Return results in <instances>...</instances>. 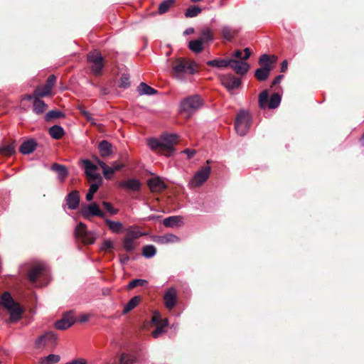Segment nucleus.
I'll return each instance as SVG.
<instances>
[{"mask_svg": "<svg viewBox=\"0 0 364 364\" xmlns=\"http://www.w3.org/2000/svg\"><path fill=\"white\" fill-rule=\"evenodd\" d=\"M119 256V260L122 264H126L129 260V257L127 254H120Z\"/></svg>", "mask_w": 364, "mask_h": 364, "instance_id": "nucleus-59", "label": "nucleus"}, {"mask_svg": "<svg viewBox=\"0 0 364 364\" xmlns=\"http://www.w3.org/2000/svg\"><path fill=\"white\" fill-rule=\"evenodd\" d=\"M65 114L58 110L49 111L44 117L46 122H50L53 119L64 117Z\"/></svg>", "mask_w": 364, "mask_h": 364, "instance_id": "nucleus-37", "label": "nucleus"}, {"mask_svg": "<svg viewBox=\"0 0 364 364\" xmlns=\"http://www.w3.org/2000/svg\"><path fill=\"white\" fill-rule=\"evenodd\" d=\"M136 247V243L126 237H124L123 240V248L125 251L131 252H132Z\"/></svg>", "mask_w": 364, "mask_h": 364, "instance_id": "nucleus-41", "label": "nucleus"}, {"mask_svg": "<svg viewBox=\"0 0 364 364\" xmlns=\"http://www.w3.org/2000/svg\"><path fill=\"white\" fill-rule=\"evenodd\" d=\"M75 235L85 245L93 244L96 240L95 234L88 231L86 225L82 222L75 228Z\"/></svg>", "mask_w": 364, "mask_h": 364, "instance_id": "nucleus-8", "label": "nucleus"}, {"mask_svg": "<svg viewBox=\"0 0 364 364\" xmlns=\"http://www.w3.org/2000/svg\"><path fill=\"white\" fill-rule=\"evenodd\" d=\"M56 335L53 331H48L37 339L36 345L38 348L46 346H54L56 344Z\"/></svg>", "mask_w": 364, "mask_h": 364, "instance_id": "nucleus-13", "label": "nucleus"}, {"mask_svg": "<svg viewBox=\"0 0 364 364\" xmlns=\"http://www.w3.org/2000/svg\"><path fill=\"white\" fill-rule=\"evenodd\" d=\"M51 94V91L49 90H45V86L37 87L35 89V96L38 98L47 97Z\"/></svg>", "mask_w": 364, "mask_h": 364, "instance_id": "nucleus-46", "label": "nucleus"}, {"mask_svg": "<svg viewBox=\"0 0 364 364\" xmlns=\"http://www.w3.org/2000/svg\"><path fill=\"white\" fill-rule=\"evenodd\" d=\"M237 33V31L230 26H223L221 29L223 38L228 41H232Z\"/></svg>", "mask_w": 364, "mask_h": 364, "instance_id": "nucleus-25", "label": "nucleus"}, {"mask_svg": "<svg viewBox=\"0 0 364 364\" xmlns=\"http://www.w3.org/2000/svg\"><path fill=\"white\" fill-rule=\"evenodd\" d=\"M89 317L90 316L88 314H82L79 317L78 321L80 323H85L88 321Z\"/></svg>", "mask_w": 364, "mask_h": 364, "instance_id": "nucleus-64", "label": "nucleus"}, {"mask_svg": "<svg viewBox=\"0 0 364 364\" xmlns=\"http://www.w3.org/2000/svg\"><path fill=\"white\" fill-rule=\"evenodd\" d=\"M179 142V136L176 134H164L160 139H151L149 146L151 150L164 154L166 156H172L175 151V146Z\"/></svg>", "mask_w": 364, "mask_h": 364, "instance_id": "nucleus-1", "label": "nucleus"}, {"mask_svg": "<svg viewBox=\"0 0 364 364\" xmlns=\"http://www.w3.org/2000/svg\"><path fill=\"white\" fill-rule=\"evenodd\" d=\"M168 325L167 318L164 319L160 325H157L156 329L152 332L154 338H159L162 333H164V328Z\"/></svg>", "mask_w": 364, "mask_h": 364, "instance_id": "nucleus-39", "label": "nucleus"}, {"mask_svg": "<svg viewBox=\"0 0 364 364\" xmlns=\"http://www.w3.org/2000/svg\"><path fill=\"white\" fill-rule=\"evenodd\" d=\"M55 83H56V77H55V75H50L48 77V79H47V80L46 82V84L44 85L45 90H49L50 91H51L53 87L55 85Z\"/></svg>", "mask_w": 364, "mask_h": 364, "instance_id": "nucleus-51", "label": "nucleus"}, {"mask_svg": "<svg viewBox=\"0 0 364 364\" xmlns=\"http://www.w3.org/2000/svg\"><path fill=\"white\" fill-rule=\"evenodd\" d=\"M147 184L152 192H160L166 188V184L159 177L149 179Z\"/></svg>", "mask_w": 364, "mask_h": 364, "instance_id": "nucleus-17", "label": "nucleus"}, {"mask_svg": "<svg viewBox=\"0 0 364 364\" xmlns=\"http://www.w3.org/2000/svg\"><path fill=\"white\" fill-rule=\"evenodd\" d=\"M251 126V117L245 110L240 111L235 119V128L240 136H245Z\"/></svg>", "mask_w": 364, "mask_h": 364, "instance_id": "nucleus-7", "label": "nucleus"}, {"mask_svg": "<svg viewBox=\"0 0 364 364\" xmlns=\"http://www.w3.org/2000/svg\"><path fill=\"white\" fill-rule=\"evenodd\" d=\"M50 169L57 173L58 178L60 181H64L68 176V171L65 166L54 163Z\"/></svg>", "mask_w": 364, "mask_h": 364, "instance_id": "nucleus-20", "label": "nucleus"}, {"mask_svg": "<svg viewBox=\"0 0 364 364\" xmlns=\"http://www.w3.org/2000/svg\"><path fill=\"white\" fill-rule=\"evenodd\" d=\"M1 304L5 308H6L10 312V320L11 321H18L23 313V310L18 303L16 302L10 293L6 291L1 295Z\"/></svg>", "mask_w": 364, "mask_h": 364, "instance_id": "nucleus-5", "label": "nucleus"}, {"mask_svg": "<svg viewBox=\"0 0 364 364\" xmlns=\"http://www.w3.org/2000/svg\"><path fill=\"white\" fill-rule=\"evenodd\" d=\"M203 43L198 38L196 40L191 41L188 43V48L191 50L196 53L202 52L204 49Z\"/></svg>", "mask_w": 364, "mask_h": 364, "instance_id": "nucleus-32", "label": "nucleus"}, {"mask_svg": "<svg viewBox=\"0 0 364 364\" xmlns=\"http://www.w3.org/2000/svg\"><path fill=\"white\" fill-rule=\"evenodd\" d=\"M81 113L87 119V121L92 124H94V119L92 118L91 113L85 110H82Z\"/></svg>", "mask_w": 364, "mask_h": 364, "instance_id": "nucleus-56", "label": "nucleus"}, {"mask_svg": "<svg viewBox=\"0 0 364 364\" xmlns=\"http://www.w3.org/2000/svg\"><path fill=\"white\" fill-rule=\"evenodd\" d=\"M100 186L99 183H91L88 191L95 194L99 189Z\"/></svg>", "mask_w": 364, "mask_h": 364, "instance_id": "nucleus-58", "label": "nucleus"}, {"mask_svg": "<svg viewBox=\"0 0 364 364\" xmlns=\"http://www.w3.org/2000/svg\"><path fill=\"white\" fill-rule=\"evenodd\" d=\"M102 205L111 215H116L119 211L118 209L114 208L112 205L109 202L103 201Z\"/></svg>", "mask_w": 364, "mask_h": 364, "instance_id": "nucleus-52", "label": "nucleus"}, {"mask_svg": "<svg viewBox=\"0 0 364 364\" xmlns=\"http://www.w3.org/2000/svg\"><path fill=\"white\" fill-rule=\"evenodd\" d=\"M75 322V318L72 311H68L63 314L60 320L55 323V328L58 330H65L70 328Z\"/></svg>", "mask_w": 364, "mask_h": 364, "instance_id": "nucleus-12", "label": "nucleus"}, {"mask_svg": "<svg viewBox=\"0 0 364 364\" xmlns=\"http://www.w3.org/2000/svg\"><path fill=\"white\" fill-rule=\"evenodd\" d=\"M105 222L106 225L109 227V230L113 232L118 233L120 232L122 230L123 225L122 223L118 221H112L109 219H105Z\"/></svg>", "mask_w": 364, "mask_h": 364, "instance_id": "nucleus-31", "label": "nucleus"}, {"mask_svg": "<svg viewBox=\"0 0 364 364\" xmlns=\"http://www.w3.org/2000/svg\"><path fill=\"white\" fill-rule=\"evenodd\" d=\"M81 214L85 219H90L92 216H98L102 218L105 216V213L100 209L98 205L95 203L84 207L81 210Z\"/></svg>", "mask_w": 364, "mask_h": 364, "instance_id": "nucleus-10", "label": "nucleus"}, {"mask_svg": "<svg viewBox=\"0 0 364 364\" xmlns=\"http://www.w3.org/2000/svg\"><path fill=\"white\" fill-rule=\"evenodd\" d=\"M198 39L200 40V41L203 43H208V42L213 41L214 38H213V33L210 31V28H205V29H203L201 31L200 36Z\"/></svg>", "mask_w": 364, "mask_h": 364, "instance_id": "nucleus-35", "label": "nucleus"}, {"mask_svg": "<svg viewBox=\"0 0 364 364\" xmlns=\"http://www.w3.org/2000/svg\"><path fill=\"white\" fill-rule=\"evenodd\" d=\"M268 99H269L268 90H264L259 95L258 104H259V108L265 109L267 107H268V102H269Z\"/></svg>", "mask_w": 364, "mask_h": 364, "instance_id": "nucleus-33", "label": "nucleus"}, {"mask_svg": "<svg viewBox=\"0 0 364 364\" xmlns=\"http://www.w3.org/2000/svg\"><path fill=\"white\" fill-rule=\"evenodd\" d=\"M136 360L134 355L122 353L120 356L119 364H133Z\"/></svg>", "mask_w": 364, "mask_h": 364, "instance_id": "nucleus-45", "label": "nucleus"}, {"mask_svg": "<svg viewBox=\"0 0 364 364\" xmlns=\"http://www.w3.org/2000/svg\"><path fill=\"white\" fill-rule=\"evenodd\" d=\"M277 58L275 55L269 56L267 54H263L259 59V64L261 68L257 69L255 72V77L259 81L266 80L273 69V64L276 63Z\"/></svg>", "mask_w": 364, "mask_h": 364, "instance_id": "nucleus-3", "label": "nucleus"}, {"mask_svg": "<svg viewBox=\"0 0 364 364\" xmlns=\"http://www.w3.org/2000/svg\"><path fill=\"white\" fill-rule=\"evenodd\" d=\"M67 205L71 210L76 209L80 203V196L77 191H71L66 198Z\"/></svg>", "mask_w": 364, "mask_h": 364, "instance_id": "nucleus-19", "label": "nucleus"}, {"mask_svg": "<svg viewBox=\"0 0 364 364\" xmlns=\"http://www.w3.org/2000/svg\"><path fill=\"white\" fill-rule=\"evenodd\" d=\"M124 166L125 164L123 163L113 162L112 164V168L114 169V172L121 170Z\"/></svg>", "mask_w": 364, "mask_h": 364, "instance_id": "nucleus-57", "label": "nucleus"}, {"mask_svg": "<svg viewBox=\"0 0 364 364\" xmlns=\"http://www.w3.org/2000/svg\"><path fill=\"white\" fill-rule=\"evenodd\" d=\"M86 176L87 178L88 182L90 183H99L101 185L102 182V178L100 173H91L88 175H86Z\"/></svg>", "mask_w": 364, "mask_h": 364, "instance_id": "nucleus-48", "label": "nucleus"}, {"mask_svg": "<svg viewBox=\"0 0 364 364\" xmlns=\"http://www.w3.org/2000/svg\"><path fill=\"white\" fill-rule=\"evenodd\" d=\"M139 91L141 95H152L158 92V91L153 87H150L145 82H141L139 86Z\"/></svg>", "mask_w": 364, "mask_h": 364, "instance_id": "nucleus-34", "label": "nucleus"}, {"mask_svg": "<svg viewBox=\"0 0 364 364\" xmlns=\"http://www.w3.org/2000/svg\"><path fill=\"white\" fill-rule=\"evenodd\" d=\"M15 148V141H13L9 144L2 145L1 146H0V154L5 156H11L16 152Z\"/></svg>", "mask_w": 364, "mask_h": 364, "instance_id": "nucleus-29", "label": "nucleus"}, {"mask_svg": "<svg viewBox=\"0 0 364 364\" xmlns=\"http://www.w3.org/2000/svg\"><path fill=\"white\" fill-rule=\"evenodd\" d=\"M119 86L122 88H128L130 86L129 75L123 73L119 80Z\"/></svg>", "mask_w": 364, "mask_h": 364, "instance_id": "nucleus-49", "label": "nucleus"}, {"mask_svg": "<svg viewBox=\"0 0 364 364\" xmlns=\"http://www.w3.org/2000/svg\"><path fill=\"white\" fill-rule=\"evenodd\" d=\"M118 185L120 188L132 191H139L141 186L140 181L135 178H130L126 181H120L119 182Z\"/></svg>", "mask_w": 364, "mask_h": 364, "instance_id": "nucleus-16", "label": "nucleus"}, {"mask_svg": "<svg viewBox=\"0 0 364 364\" xmlns=\"http://www.w3.org/2000/svg\"><path fill=\"white\" fill-rule=\"evenodd\" d=\"M48 133L52 138L60 139L63 136L65 132L60 126L54 125L49 128Z\"/></svg>", "mask_w": 364, "mask_h": 364, "instance_id": "nucleus-27", "label": "nucleus"}, {"mask_svg": "<svg viewBox=\"0 0 364 364\" xmlns=\"http://www.w3.org/2000/svg\"><path fill=\"white\" fill-rule=\"evenodd\" d=\"M165 306L168 309H172L176 304V290L174 288H170L164 296Z\"/></svg>", "mask_w": 364, "mask_h": 364, "instance_id": "nucleus-15", "label": "nucleus"}, {"mask_svg": "<svg viewBox=\"0 0 364 364\" xmlns=\"http://www.w3.org/2000/svg\"><path fill=\"white\" fill-rule=\"evenodd\" d=\"M82 163L85 169V175L94 173V171L97 170V166L88 159L83 160Z\"/></svg>", "mask_w": 364, "mask_h": 364, "instance_id": "nucleus-42", "label": "nucleus"}, {"mask_svg": "<svg viewBox=\"0 0 364 364\" xmlns=\"http://www.w3.org/2000/svg\"><path fill=\"white\" fill-rule=\"evenodd\" d=\"M171 75L177 80H183L186 75H193L197 72V64L186 58L175 59L171 64Z\"/></svg>", "mask_w": 364, "mask_h": 364, "instance_id": "nucleus-2", "label": "nucleus"}, {"mask_svg": "<svg viewBox=\"0 0 364 364\" xmlns=\"http://www.w3.org/2000/svg\"><path fill=\"white\" fill-rule=\"evenodd\" d=\"M208 66L219 68H228L230 65V59L216 58L206 63Z\"/></svg>", "mask_w": 364, "mask_h": 364, "instance_id": "nucleus-24", "label": "nucleus"}, {"mask_svg": "<svg viewBox=\"0 0 364 364\" xmlns=\"http://www.w3.org/2000/svg\"><path fill=\"white\" fill-rule=\"evenodd\" d=\"M229 67L231 68L237 75H244L250 69V65L244 61L235 59H230Z\"/></svg>", "mask_w": 364, "mask_h": 364, "instance_id": "nucleus-14", "label": "nucleus"}, {"mask_svg": "<svg viewBox=\"0 0 364 364\" xmlns=\"http://www.w3.org/2000/svg\"><path fill=\"white\" fill-rule=\"evenodd\" d=\"M143 255L147 258L152 257L156 253V249L154 245H146L143 247Z\"/></svg>", "mask_w": 364, "mask_h": 364, "instance_id": "nucleus-43", "label": "nucleus"}, {"mask_svg": "<svg viewBox=\"0 0 364 364\" xmlns=\"http://www.w3.org/2000/svg\"><path fill=\"white\" fill-rule=\"evenodd\" d=\"M87 61L89 64L90 72L95 77L102 75L105 60L100 51L95 50L89 52L87 54Z\"/></svg>", "mask_w": 364, "mask_h": 364, "instance_id": "nucleus-4", "label": "nucleus"}, {"mask_svg": "<svg viewBox=\"0 0 364 364\" xmlns=\"http://www.w3.org/2000/svg\"><path fill=\"white\" fill-rule=\"evenodd\" d=\"M182 222V218L180 216H170L165 218L163 224L165 227H176L178 226L179 223Z\"/></svg>", "mask_w": 364, "mask_h": 364, "instance_id": "nucleus-30", "label": "nucleus"}, {"mask_svg": "<svg viewBox=\"0 0 364 364\" xmlns=\"http://www.w3.org/2000/svg\"><path fill=\"white\" fill-rule=\"evenodd\" d=\"M44 270L45 266L43 264H35L28 272V279L32 283L36 282Z\"/></svg>", "mask_w": 364, "mask_h": 364, "instance_id": "nucleus-18", "label": "nucleus"}, {"mask_svg": "<svg viewBox=\"0 0 364 364\" xmlns=\"http://www.w3.org/2000/svg\"><path fill=\"white\" fill-rule=\"evenodd\" d=\"M37 143L33 139L25 141L20 146L19 151L23 154H29L36 148Z\"/></svg>", "mask_w": 364, "mask_h": 364, "instance_id": "nucleus-21", "label": "nucleus"}, {"mask_svg": "<svg viewBox=\"0 0 364 364\" xmlns=\"http://www.w3.org/2000/svg\"><path fill=\"white\" fill-rule=\"evenodd\" d=\"M281 102V96L278 93H274L271 95L268 102V107L269 109L277 108Z\"/></svg>", "mask_w": 364, "mask_h": 364, "instance_id": "nucleus-38", "label": "nucleus"}, {"mask_svg": "<svg viewBox=\"0 0 364 364\" xmlns=\"http://www.w3.org/2000/svg\"><path fill=\"white\" fill-rule=\"evenodd\" d=\"M104 176L106 179H110L112 174L114 173V169L112 167H109L107 165V168L102 169Z\"/></svg>", "mask_w": 364, "mask_h": 364, "instance_id": "nucleus-54", "label": "nucleus"}, {"mask_svg": "<svg viewBox=\"0 0 364 364\" xmlns=\"http://www.w3.org/2000/svg\"><path fill=\"white\" fill-rule=\"evenodd\" d=\"M141 301V297L140 296H135L132 298L124 306V309L122 311L123 314H126L134 309Z\"/></svg>", "mask_w": 364, "mask_h": 364, "instance_id": "nucleus-26", "label": "nucleus"}, {"mask_svg": "<svg viewBox=\"0 0 364 364\" xmlns=\"http://www.w3.org/2000/svg\"><path fill=\"white\" fill-rule=\"evenodd\" d=\"M60 359V357L59 355L50 354L42 360L41 364H55L58 363Z\"/></svg>", "mask_w": 364, "mask_h": 364, "instance_id": "nucleus-44", "label": "nucleus"}, {"mask_svg": "<svg viewBox=\"0 0 364 364\" xmlns=\"http://www.w3.org/2000/svg\"><path fill=\"white\" fill-rule=\"evenodd\" d=\"M283 77L284 76L282 75H279L277 76L274 78V80H273L271 87H273V86H274V85H276L277 84H279L281 80H282V79L283 78Z\"/></svg>", "mask_w": 364, "mask_h": 364, "instance_id": "nucleus-63", "label": "nucleus"}, {"mask_svg": "<svg viewBox=\"0 0 364 364\" xmlns=\"http://www.w3.org/2000/svg\"><path fill=\"white\" fill-rule=\"evenodd\" d=\"M141 235L142 234L139 230L128 229L125 237L134 241L136 239H138Z\"/></svg>", "mask_w": 364, "mask_h": 364, "instance_id": "nucleus-50", "label": "nucleus"}, {"mask_svg": "<svg viewBox=\"0 0 364 364\" xmlns=\"http://www.w3.org/2000/svg\"><path fill=\"white\" fill-rule=\"evenodd\" d=\"M203 105V100L198 95L189 96L183 99L180 104V111L186 118L196 112Z\"/></svg>", "mask_w": 364, "mask_h": 364, "instance_id": "nucleus-6", "label": "nucleus"}, {"mask_svg": "<svg viewBox=\"0 0 364 364\" xmlns=\"http://www.w3.org/2000/svg\"><path fill=\"white\" fill-rule=\"evenodd\" d=\"M164 319L161 318V316L159 313H155L151 318V321L155 325H160L163 322Z\"/></svg>", "mask_w": 364, "mask_h": 364, "instance_id": "nucleus-55", "label": "nucleus"}, {"mask_svg": "<svg viewBox=\"0 0 364 364\" xmlns=\"http://www.w3.org/2000/svg\"><path fill=\"white\" fill-rule=\"evenodd\" d=\"M113 248V242L109 240H105L102 244L101 250L103 251H110Z\"/></svg>", "mask_w": 364, "mask_h": 364, "instance_id": "nucleus-53", "label": "nucleus"}, {"mask_svg": "<svg viewBox=\"0 0 364 364\" xmlns=\"http://www.w3.org/2000/svg\"><path fill=\"white\" fill-rule=\"evenodd\" d=\"M175 2L176 0H165L162 1L159 6V14H164L166 13Z\"/></svg>", "mask_w": 364, "mask_h": 364, "instance_id": "nucleus-36", "label": "nucleus"}, {"mask_svg": "<svg viewBox=\"0 0 364 364\" xmlns=\"http://www.w3.org/2000/svg\"><path fill=\"white\" fill-rule=\"evenodd\" d=\"M203 9L197 5H191L185 11L184 16L186 18H193L198 16Z\"/></svg>", "mask_w": 364, "mask_h": 364, "instance_id": "nucleus-28", "label": "nucleus"}, {"mask_svg": "<svg viewBox=\"0 0 364 364\" xmlns=\"http://www.w3.org/2000/svg\"><path fill=\"white\" fill-rule=\"evenodd\" d=\"M147 284H148V282L145 279H133L129 283V284L127 286V289H132L137 287H143Z\"/></svg>", "mask_w": 364, "mask_h": 364, "instance_id": "nucleus-47", "label": "nucleus"}, {"mask_svg": "<svg viewBox=\"0 0 364 364\" xmlns=\"http://www.w3.org/2000/svg\"><path fill=\"white\" fill-rule=\"evenodd\" d=\"M186 154H187L188 159H191L196 154V151L194 149H186L183 151Z\"/></svg>", "mask_w": 364, "mask_h": 364, "instance_id": "nucleus-60", "label": "nucleus"}, {"mask_svg": "<svg viewBox=\"0 0 364 364\" xmlns=\"http://www.w3.org/2000/svg\"><path fill=\"white\" fill-rule=\"evenodd\" d=\"M232 56H234V57H235V58H236L243 60V56H244V55H242V50H235V52L233 53Z\"/></svg>", "mask_w": 364, "mask_h": 364, "instance_id": "nucleus-62", "label": "nucleus"}, {"mask_svg": "<svg viewBox=\"0 0 364 364\" xmlns=\"http://www.w3.org/2000/svg\"><path fill=\"white\" fill-rule=\"evenodd\" d=\"M48 108V105L44 101L37 97L35 99L33 103V111L36 114H43Z\"/></svg>", "mask_w": 364, "mask_h": 364, "instance_id": "nucleus-23", "label": "nucleus"}, {"mask_svg": "<svg viewBox=\"0 0 364 364\" xmlns=\"http://www.w3.org/2000/svg\"><path fill=\"white\" fill-rule=\"evenodd\" d=\"M221 84L228 90L238 88L241 85V80L231 74L220 76Z\"/></svg>", "mask_w": 364, "mask_h": 364, "instance_id": "nucleus-11", "label": "nucleus"}, {"mask_svg": "<svg viewBox=\"0 0 364 364\" xmlns=\"http://www.w3.org/2000/svg\"><path fill=\"white\" fill-rule=\"evenodd\" d=\"M98 149L101 156L107 157L112 153V145L107 140H102L98 145Z\"/></svg>", "mask_w": 364, "mask_h": 364, "instance_id": "nucleus-22", "label": "nucleus"}, {"mask_svg": "<svg viewBox=\"0 0 364 364\" xmlns=\"http://www.w3.org/2000/svg\"><path fill=\"white\" fill-rule=\"evenodd\" d=\"M160 241L163 244L176 243L180 242V238L173 234H166L161 237Z\"/></svg>", "mask_w": 364, "mask_h": 364, "instance_id": "nucleus-40", "label": "nucleus"}, {"mask_svg": "<svg viewBox=\"0 0 364 364\" xmlns=\"http://www.w3.org/2000/svg\"><path fill=\"white\" fill-rule=\"evenodd\" d=\"M66 364H87V361L85 359H75L71 362L67 363Z\"/></svg>", "mask_w": 364, "mask_h": 364, "instance_id": "nucleus-61", "label": "nucleus"}, {"mask_svg": "<svg viewBox=\"0 0 364 364\" xmlns=\"http://www.w3.org/2000/svg\"><path fill=\"white\" fill-rule=\"evenodd\" d=\"M211 168L208 166L201 167L189 182V186L195 188L204 183L210 176Z\"/></svg>", "mask_w": 364, "mask_h": 364, "instance_id": "nucleus-9", "label": "nucleus"}]
</instances>
